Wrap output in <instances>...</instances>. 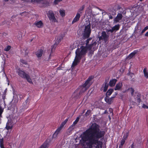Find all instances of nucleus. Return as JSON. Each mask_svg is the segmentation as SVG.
<instances>
[{"label": "nucleus", "mask_w": 148, "mask_h": 148, "mask_svg": "<svg viewBox=\"0 0 148 148\" xmlns=\"http://www.w3.org/2000/svg\"><path fill=\"white\" fill-rule=\"evenodd\" d=\"M105 131L100 130V126L95 123H92L90 127L83 133L82 138L83 143H86L91 148H100L102 147L101 142L99 140L103 138Z\"/></svg>", "instance_id": "f257e3e1"}, {"label": "nucleus", "mask_w": 148, "mask_h": 148, "mask_svg": "<svg viewBox=\"0 0 148 148\" xmlns=\"http://www.w3.org/2000/svg\"><path fill=\"white\" fill-rule=\"evenodd\" d=\"M94 77L91 75L88 77L85 83L81 86H79V88H81L79 92V95L82 94L86 91L92 84V80L94 78Z\"/></svg>", "instance_id": "f03ea898"}, {"label": "nucleus", "mask_w": 148, "mask_h": 148, "mask_svg": "<svg viewBox=\"0 0 148 148\" xmlns=\"http://www.w3.org/2000/svg\"><path fill=\"white\" fill-rule=\"evenodd\" d=\"M82 48L81 49L78 48L76 50L75 57L74 59V60L79 62L81 59L86 55V48L83 47H82Z\"/></svg>", "instance_id": "7ed1b4c3"}, {"label": "nucleus", "mask_w": 148, "mask_h": 148, "mask_svg": "<svg viewBox=\"0 0 148 148\" xmlns=\"http://www.w3.org/2000/svg\"><path fill=\"white\" fill-rule=\"evenodd\" d=\"M91 24L90 22L88 24L85 25L82 33L84 39L88 38L90 37L91 33Z\"/></svg>", "instance_id": "20e7f679"}, {"label": "nucleus", "mask_w": 148, "mask_h": 148, "mask_svg": "<svg viewBox=\"0 0 148 148\" xmlns=\"http://www.w3.org/2000/svg\"><path fill=\"white\" fill-rule=\"evenodd\" d=\"M18 75L23 79H25L30 84H33L32 80L30 77L29 75L27 74L24 71L21 70H18Z\"/></svg>", "instance_id": "39448f33"}, {"label": "nucleus", "mask_w": 148, "mask_h": 148, "mask_svg": "<svg viewBox=\"0 0 148 148\" xmlns=\"http://www.w3.org/2000/svg\"><path fill=\"white\" fill-rule=\"evenodd\" d=\"M47 16L50 21L52 22L55 23L58 22L55 17L54 14L52 11H49L48 13L47 14Z\"/></svg>", "instance_id": "423d86ee"}, {"label": "nucleus", "mask_w": 148, "mask_h": 148, "mask_svg": "<svg viewBox=\"0 0 148 148\" xmlns=\"http://www.w3.org/2000/svg\"><path fill=\"white\" fill-rule=\"evenodd\" d=\"M109 36L107 35L105 31H103L101 33V36L99 37V40H103L106 42L108 40Z\"/></svg>", "instance_id": "0eeeda50"}, {"label": "nucleus", "mask_w": 148, "mask_h": 148, "mask_svg": "<svg viewBox=\"0 0 148 148\" xmlns=\"http://www.w3.org/2000/svg\"><path fill=\"white\" fill-rule=\"evenodd\" d=\"M128 136V132H126L124 134L123 138L120 142V144L119 145V148L122 147L123 145L125 142Z\"/></svg>", "instance_id": "6e6552de"}, {"label": "nucleus", "mask_w": 148, "mask_h": 148, "mask_svg": "<svg viewBox=\"0 0 148 148\" xmlns=\"http://www.w3.org/2000/svg\"><path fill=\"white\" fill-rule=\"evenodd\" d=\"M51 141V139H47L39 148H48Z\"/></svg>", "instance_id": "1a4fd4ad"}, {"label": "nucleus", "mask_w": 148, "mask_h": 148, "mask_svg": "<svg viewBox=\"0 0 148 148\" xmlns=\"http://www.w3.org/2000/svg\"><path fill=\"white\" fill-rule=\"evenodd\" d=\"M123 17V16L122 14L119 13H118L116 17L114 19V22L116 23L119 22V21L122 19Z\"/></svg>", "instance_id": "9d476101"}, {"label": "nucleus", "mask_w": 148, "mask_h": 148, "mask_svg": "<svg viewBox=\"0 0 148 148\" xmlns=\"http://www.w3.org/2000/svg\"><path fill=\"white\" fill-rule=\"evenodd\" d=\"M123 86L122 82H121L120 81L118 83L116 84V86L114 88V90H121Z\"/></svg>", "instance_id": "9b49d317"}, {"label": "nucleus", "mask_w": 148, "mask_h": 148, "mask_svg": "<svg viewBox=\"0 0 148 148\" xmlns=\"http://www.w3.org/2000/svg\"><path fill=\"white\" fill-rule=\"evenodd\" d=\"M75 127L72 125H71L67 129L66 131V133L68 135H70L72 134V131L75 128Z\"/></svg>", "instance_id": "f8f14e48"}, {"label": "nucleus", "mask_w": 148, "mask_h": 148, "mask_svg": "<svg viewBox=\"0 0 148 148\" xmlns=\"http://www.w3.org/2000/svg\"><path fill=\"white\" fill-rule=\"evenodd\" d=\"M80 16L81 15L80 14L77 13L72 21V24H73L74 23L77 22L79 20Z\"/></svg>", "instance_id": "ddd939ff"}, {"label": "nucleus", "mask_w": 148, "mask_h": 148, "mask_svg": "<svg viewBox=\"0 0 148 148\" xmlns=\"http://www.w3.org/2000/svg\"><path fill=\"white\" fill-rule=\"evenodd\" d=\"M33 25L38 28H40L43 26V23L41 21H36L34 23Z\"/></svg>", "instance_id": "4468645a"}, {"label": "nucleus", "mask_w": 148, "mask_h": 148, "mask_svg": "<svg viewBox=\"0 0 148 148\" xmlns=\"http://www.w3.org/2000/svg\"><path fill=\"white\" fill-rule=\"evenodd\" d=\"M117 80L115 79H112L109 82V85L111 87L114 86L117 81Z\"/></svg>", "instance_id": "2eb2a0df"}, {"label": "nucleus", "mask_w": 148, "mask_h": 148, "mask_svg": "<svg viewBox=\"0 0 148 148\" xmlns=\"http://www.w3.org/2000/svg\"><path fill=\"white\" fill-rule=\"evenodd\" d=\"M114 97H112L111 98H109L108 96H106L104 98L106 102L109 104H111L112 102V99Z\"/></svg>", "instance_id": "dca6fc26"}, {"label": "nucleus", "mask_w": 148, "mask_h": 148, "mask_svg": "<svg viewBox=\"0 0 148 148\" xmlns=\"http://www.w3.org/2000/svg\"><path fill=\"white\" fill-rule=\"evenodd\" d=\"M62 128H61L60 127H58L56 130V131L53 134V135L52 137L53 138H55L57 136L58 134L59 133L60 131L62 129Z\"/></svg>", "instance_id": "f3484780"}, {"label": "nucleus", "mask_w": 148, "mask_h": 148, "mask_svg": "<svg viewBox=\"0 0 148 148\" xmlns=\"http://www.w3.org/2000/svg\"><path fill=\"white\" fill-rule=\"evenodd\" d=\"M43 53V50L42 49L38 50L36 52V55L38 58L42 56Z\"/></svg>", "instance_id": "a211bd4d"}, {"label": "nucleus", "mask_w": 148, "mask_h": 148, "mask_svg": "<svg viewBox=\"0 0 148 148\" xmlns=\"http://www.w3.org/2000/svg\"><path fill=\"white\" fill-rule=\"evenodd\" d=\"M103 85L104 86L103 87V91L106 92L107 90L108 87V81L106 80L104 82Z\"/></svg>", "instance_id": "6ab92c4d"}, {"label": "nucleus", "mask_w": 148, "mask_h": 148, "mask_svg": "<svg viewBox=\"0 0 148 148\" xmlns=\"http://www.w3.org/2000/svg\"><path fill=\"white\" fill-rule=\"evenodd\" d=\"M138 51V50H134L129 55L128 57L130 59H131L136 54Z\"/></svg>", "instance_id": "aec40b11"}, {"label": "nucleus", "mask_w": 148, "mask_h": 148, "mask_svg": "<svg viewBox=\"0 0 148 148\" xmlns=\"http://www.w3.org/2000/svg\"><path fill=\"white\" fill-rule=\"evenodd\" d=\"M28 105L29 103H28V98H27L25 101V102L23 103L21 107L24 108H25V109H26L28 107Z\"/></svg>", "instance_id": "412c9836"}, {"label": "nucleus", "mask_w": 148, "mask_h": 148, "mask_svg": "<svg viewBox=\"0 0 148 148\" xmlns=\"http://www.w3.org/2000/svg\"><path fill=\"white\" fill-rule=\"evenodd\" d=\"M63 37L62 36H60L58 37L56 40V41L55 43L54 44L53 46L56 47L58 44L61 41Z\"/></svg>", "instance_id": "4be33fe9"}, {"label": "nucleus", "mask_w": 148, "mask_h": 148, "mask_svg": "<svg viewBox=\"0 0 148 148\" xmlns=\"http://www.w3.org/2000/svg\"><path fill=\"white\" fill-rule=\"evenodd\" d=\"M93 45V44H90L89 45L88 44V45H86V46H82L81 47L80 49H81L82 48V47H86V53L87 52V50H88V49H90L92 48Z\"/></svg>", "instance_id": "5701e85b"}, {"label": "nucleus", "mask_w": 148, "mask_h": 148, "mask_svg": "<svg viewBox=\"0 0 148 148\" xmlns=\"http://www.w3.org/2000/svg\"><path fill=\"white\" fill-rule=\"evenodd\" d=\"M26 110V109H25V108H24L22 107L21 106V107L20 108L19 111L17 113L18 116H20V115L24 111Z\"/></svg>", "instance_id": "b1692460"}, {"label": "nucleus", "mask_w": 148, "mask_h": 148, "mask_svg": "<svg viewBox=\"0 0 148 148\" xmlns=\"http://www.w3.org/2000/svg\"><path fill=\"white\" fill-rule=\"evenodd\" d=\"M114 91V90L113 89L111 88L109 89L106 92V96H109L111 95L113 92Z\"/></svg>", "instance_id": "393cba45"}, {"label": "nucleus", "mask_w": 148, "mask_h": 148, "mask_svg": "<svg viewBox=\"0 0 148 148\" xmlns=\"http://www.w3.org/2000/svg\"><path fill=\"white\" fill-rule=\"evenodd\" d=\"M5 128L7 130H11L12 128V125H10L9 123H6Z\"/></svg>", "instance_id": "a878e982"}, {"label": "nucleus", "mask_w": 148, "mask_h": 148, "mask_svg": "<svg viewBox=\"0 0 148 148\" xmlns=\"http://www.w3.org/2000/svg\"><path fill=\"white\" fill-rule=\"evenodd\" d=\"M143 73L144 75V76L147 79L148 78V72L147 71V68H145L143 70Z\"/></svg>", "instance_id": "bb28decb"}, {"label": "nucleus", "mask_w": 148, "mask_h": 148, "mask_svg": "<svg viewBox=\"0 0 148 148\" xmlns=\"http://www.w3.org/2000/svg\"><path fill=\"white\" fill-rule=\"evenodd\" d=\"M112 28L114 31H116L119 29L120 28V25L119 24L116 25Z\"/></svg>", "instance_id": "cd10ccee"}, {"label": "nucleus", "mask_w": 148, "mask_h": 148, "mask_svg": "<svg viewBox=\"0 0 148 148\" xmlns=\"http://www.w3.org/2000/svg\"><path fill=\"white\" fill-rule=\"evenodd\" d=\"M79 119L80 117H77L76 120L73 122V123L72 125L75 127V125L77 124L78 121H79Z\"/></svg>", "instance_id": "c85d7f7f"}, {"label": "nucleus", "mask_w": 148, "mask_h": 148, "mask_svg": "<svg viewBox=\"0 0 148 148\" xmlns=\"http://www.w3.org/2000/svg\"><path fill=\"white\" fill-rule=\"evenodd\" d=\"M42 0H30V2L33 4L39 3L42 1Z\"/></svg>", "instance_id": "c756f323"}, {"label": "nucleus", "mask_w": 148, "mask_h": 148, "mask_svg": "<svg viewBox=\"0 0 148 148\" xmlns=\"http://www.w3.org/2000/svg\"><path fill=\"white\" fill-rule=\"evenodd\" d=\"M127 90H130L131 92V94L132 96H133L134 94V89L132 88H129Z\"/></svg>", "instance_id": "7c9ffc66"}, {"label": "nucleus", "mask_w": 148, "mask_h": 148, "mask_svg": "<svg viewBox=\"0 0 148 148\" xmlns=\"http://www.w3.org/2000/svg\"><path fill=\"white\" fill-rule=\"evenodd\" d=\"M20 61L21 62V63L23 64H25V65H27L28 64L27 61L26 60H25L22 59H20Z\"/></svg>", "instance_id": "2f4dec72"}, {"label": "nucleus", "mask_w": 148, "mask_h": 148, "mask_svg": "<svg viewBox=\"0 0 148 148\" xmlns=\"http://www.w3.org/2000/svg\"><path fill=\"white\" fill-rule=\"evenodd\" d=\"M85 8L84 5H83L78 10V12L80 13H82Z\"/></svg>", "instance_id": "473e14b6"}, {"label": "nucleus", "mask_w": 148, "mask_h": 148, "mask_svg": "<svg viewBox=\"0 0 148 148\" xmlns=\"http://www.w3.org/2000/svg\"><path fill=\"white\" fill-rule=\"evenodd\" d=\"M60 15L62 16L63 17L65 15V11L64 10H60Z\"/></svg>", "instance_id": "72a5a7b5"}, {"label": "nucleus", "mask_w": 148, "mask_h": 148, "mask_svg": "<svg viewBox=\"0 0 148 148\" xmlns=\"http://www.w3.org/2000/svg\"><path fill=\"white\" fill-rule=\"evenodd\" d=\"M91 111L90 110H88L85 114V115L86 116H88L90 114Z\"/></svg>", "instance_id": "f704fd0d"}, {"label": "nucleus", "mask_w": 148, "mask_h": 148, "mask_svg": "<svg viewBox=\"0 0 148 148\" xmlns=\"http://www.w3.org/2000/svg\"><path fill=\"white\" fill-rule=\"evenodd\" d=\"M11 48V47L10 46H8L5 47L4 49V50L7 51H8L10 50Z\"/></svg>", "instance_id": "c9c22d12"}, {"label": "nucleus", "mask_w": 148, "mask_h": 148, "mask_svg": "<svg viewBox=\"0 0 148 148\" xmlns=\"http://www.w3.org/2000/svg\"><path fill=\"white\" fill-rule=\"evenodd\" d=\"M148 29V26H146L145 27L144 29L142 31L141 33L143 34L144 33L145 31Z\"/></svg>", "instance_id": "e433bc0d"}, {"label": "nucleus", "mask_w": 148, "mask_h": 148, "mask_svg": "<svg viewBox=\"0 0 148 148\" xmlns=\"http://www.w3.org/2000/svg\"><path fill=\"white\" fill-rule=\"evenodd\" d=\"M3 112V109L0 106V116H2V114Z\"/></svg>", "instance_id": "4c0bfd02"}, {"label": "nucleus", "mask_w": 148, "mask_h": 148, "mask_svg": "<svg viewBox=\"0 0 148 148\" xmlns=\"http://www.w3.org/2000/svg\"><path fill=\"white\" fill-rule=\"evenodd\" d=\"M88 38L86 40V45H88V43H89V41L91 40L92 39V38Z\"/></svg>", "instance_id": "58836bf2"}, {"label": "nucleus", "mask_w": 148, "mask_h": 148, "mask_svg": "<svg viewBox=\"0 0 148 148\" xmlns=\"http://www.w3.org/2000/svg\"><path fill=\"white\" fill-rule=\"evenodd\" d=\"M65 124L66 122H63L60 124V127L62 128Z\"/></svg>", "instance_id": "ea45409f"}, {"label": "nucleus", "mask_w": 148, "mask_h": 148, "mask_svg": "<svg viewBox=\"0 0 148 148\" xmlns=\"http://www.w3.org/2000/svg\"><path fill=\"white\" fill-rule=\"evenodd\" d=\"M106 32L107 33H108L109 32H110L111 33H112L114 31L113 29L112 28L111 29H107L106 30Z\"/></svg>", "instance_id": "a19ab883"}, {"label": "nucleus", "mask_w": 148, "mask_h": 148, "mask_svg": "<svg viewBox=\"0 0 148 148\" xmlns=\"http://www.w3.org/2000/svg\"><path fill=\"white\" fill-rule=\"evenodd\" d=\"M142 108L144 109H148V106H147L145 104H143L142 106Z\"/></svg>", "instance_id": "79ce46f5"}, {"label": "nucleus", "mask_w": 148, "mask_h": 148, "mask_svg": "<svg viewBox=\"0 0 148 148\" xmlns=\"http://www.w3.org/2000/svg\"><path fill=\"white\" fill-rule=\"evenodd\" d=\"M78 63H79V62L74 60V61H73V63L72 65L73 66H75L77 65V64Z\"/></svg>", "instance_id": "37998d69"}, {"label": "nucleus", "mask_w": 148, "mask_h": 148, "mask_svg": "<svg viewBox=\"0 0 148 148\" xmlns=\"http://www.w3.org/2000/svg\"><path fill=\"white\" fill-rule=\"evenodd\" d=\"M62 0H55L54 3L55 4H57L59 2L62 1Z\"/></svg>", "instance_id": "c03bdc74"}, {"label": "nucleus", "mask_w": 148, "mask_h": 148, "mask_svg": "<svg viewBox=\"0 0 148 148\" xmlns=\"http://www.w3.org/2000/svg\"><path fill=\"white\" fill-rule=\"evenodd\" d=\"M141 100L140 98H138L137 99V101L139 103V104L140 103Z\"/></svg>", "instance_id": "a18cd8bd"}, {"label": "nucleus", "mask_w": 148, "mask_h": 148, "mask_svg": "<svg viewBox=\"0 0 148 148\" xmlns=\"http://www.w3.org/2000/svg\"><path fill=\"white\" fill-rule=\"evenodd\" d=\"M3 144V139H0V144Z\"/></svg>", "instance_id": "49530a36"}, {"label": "nucleus", "mask_w": 148, "mask_h": 148, "mask_svg": "<svg viewBox=\"0 0 148 148\" xmlns=\"http://www.w3.org/2000/svg\"><path fill=\"white\" fill-rule=\"evenodd\" d=\"M0 146L1 148H4L3 144H0Z\"/></svg>", "instance_id": "de8ad7c7"}, {"label": "nucleus", "mask_w": 148, "mask_h": 148, "mask_svg": "<svg viewBox=\"0 0 148 148\" xmlns=\"http://www.w3.org/2000/svg\"><path fill=\"white\" fill-rule=\"evenodd\" d=\"M134 143H133L131 145V148H135L134 147Z\"/></svg>", "instance_id": "09e8293b"}, {"label": "nucleus", "mask_w": 148, "mask_h": 148, "mask_svg": "<svg viewBox=\"0 0 148 148\" xmlns=\"http://www.w3.org/2000/svg\"><path fill=\"white\" fill-rule=\"evenodd\" d=\"M26 13V12H21V13H20V14L21 16H23V14H24V13Z\"/></svg>", "instance_id": "8fccbe9b"}, {"label": "nucleus", "mask_w": 148, "mask_h": 148, "mask_svg": "<svg viewBox=\"0 0 148 148\" xmlns=\"http://www.w3.org/2000/svg\"><path fill=\"white\" fill-rule=\"evenodd\" d=\"M145 36H146L148 37V31L145 33Z\"/></svg>", "instance_id": "3c124183"}, {"label": "nucleus", "mask_w": 148, "mask_h": 148, "mask_svg": "<svg viewBox=\"0 0 148 148\" xmlns=\"http://www.w3.org/2000/svg\"><path fill=\"white\" fill-rule=\"evenodd\" d=\"M109 18L110 19H112L113 18V17L112 16H109Z\"/></svg>", "instance_id": "603ef678"}, {"label": "nucleus", "mask_w": 148, "mask_h": 148, "mask_svg": "<svg viewBox=\"0 0 148 148\" xmlns=\"http://www.w3.org/2000/svg\"><path fill=\"white\" fill-rule=\"evenodd\" d=\"M67 121H68V119H66L63 122H66V123Z\"/></svg>", "instance_id": "864d4df0"}, {"label": "nucleus", "mask_w": 148, "mask_h": 148, "mask_svg": "<svg viewBox=\"0 0 148 148\" xmlns=\"http://www.w3.org/2000/svg\"><path fill=\"white\" fill-rule=\"evenodd\" d=\"M51 56V54H50V55H49V58H48V60H49L50 59V56Z\"/></svg>", "instance_id": "5fc2aeb1"}, {"label": "nucleus", "mask_w": 148, "mask_h": 148, "mask_svg": "<svg viewBox=\"0 0 148 148\" xmlns=\"http://www.w3.org/2000/svg\"><path fill=\"white\" fill-rule=\"evenodd\" d=\"M85 110H83V111L82 114H83L84 113V112H85Z\"/></svg>", "instance_id": "6e6d98bb"}, {"label": "nucleus", "mask_w": 148, "mask_h": 148, "mask_svg": "<svg viewBox=\"0 0 148 148\" xmlns=\"http://www.w3.org/2000/svg\"><path fill=\"white\" fill-rule=\"evenodd\" d=\"M5 1H8L9 0H4Z\"/></svg>", "instance_id": "4d7b16f0"}, {"label": "nucleus", "mask_w": 148, "mask_h": 148, "mask_svg": "<svg viewBox=\"0 0 148 148\" xmlns=\"http://www.w3.org/2000/svg\"><path fill=\"white\" fill-rule=\"evenodd\" d=\"M78 90V89L77 88L75 91V92H77V91Z\"/></svg>", "instance_id": "13d9d810"}, {"label": "nucleus", "mask_w": 148, "mask_h": 148, "mask_svg": "<svg viewBox=\"0 0 148 148\" xmlns=\"http://www.w3.org/2000/svg\"><path fill=\"white\" fill-rule=\"evenodd\" d=\"M57 69H58V70H59V69H60V68H59V67H58Z\"/></svg>", "instance_id": "bf43d9fd"}, {"label": "nucleus", "mask_w": 148, "mask_h": 148, "mask_svg": "<svg viewBox=\"0 0 148 148\" xmlns=\"http://www.w3.org/2000/svg\"><path fill=\"white\" fill-rule=\"evenodd\" d=\"M143 0H140V1H142Z\"/></svg>", "instance_id": "052dcab7"}, {"label": "nucleus", "mask_w": 148, "mask_h": 148, "mask_svg": "<svg viewBox=\"0 0 148 148\" xmlns=\"http://www.w3.org/2000/svg\"><path fill=\"white\" fill-rule=\"evenodd\" d=\"M115 94H116V95H117V93H115Z\"/></svg>", "instance_id": "680f3d73"}, {"label": "nucleus", "mask_w": 148, "mask_h": 148, "mask_svg": "<svg viewBox=\"0 0 148 148\" xmlns=\"http://www.w3.org/2000/svg\"><path fill=\"white\" fill-rule=\"evenodd\" d=\"M115 94H116V95H117V93H115Z\"/></svg>", "instance_id": "e2e57ef3"}, {"label": "nucleus", "mask_w": 148, "mask_h": 148, "mask_svg": "<svg viewBox=\"0 0 148 148\" xmlns=\"http://www.w3.org/2000/svg\"><path fill=\"white\" fill-rule=\"evenodd\" d=\"M32 40H31V41H32Z\"/></svg>", "instance_id": "0e129e2a"}, {"label": "nucleus", "mask_w": 148, "mask_h": 148, "mask_svg": "<svg viewBox=\"0 0 148 148\" xmlns=\"http://www.w3.org/2000/svg\"><path fill=\"white\" fill-rule=\"evenodd\" d=\"M121 148H122V147H121Z\"/></svg>", "instance_id": "69168bd1"}]
</instances>
